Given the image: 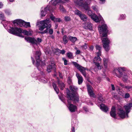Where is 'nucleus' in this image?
<instances>
[{
	"label": "nucleus",
	"mask_w": 132,
	"mask_h": 132,
	"mask_svg": "<svg viewBox=\"0 0 132 132\" xmlns=\"http://www.w3.org/2000/svg\"><path fill=\"white\" fill-rule=\"evenodd\" d=\"M61 32L63 35L64 34L66 33V31L65 30V28H63L61 29Z\"/></svg>",
	"instance_id": "44"
},
{
	"label": "nucleus",
	"mask_w": 132,
	"mask_h": 132,
	"mask_svg": "<svg viewBox=\"0 0 132 132\" xmlns=\"http://www.w3.org/2000/svg\"><path fill=\"white\" fill-rule=\"evenodd\" d=\"M40 53L39 51H37L35 54V58L36 61V65L37 67L39 65L41 61L40 59Z\"/></svg>",
	"instance_id": "15"
},
{
	"label": "nucleus",
	"mask_w": 132,
	"mask_h": 132,
	"mask_svg": "<svg viewBox=\"0 0 132 132\" xmlns=\"http://www.w3.org/2000/svg\"><path fill=\"white\" fill-rule=\"evenodd\" d=\"M76 76L78 79V84L79 85L81 84L83 81V78L78 73H77Z\"/></svg>",
	"instance_id": "22"
},
{
	"label": "nucleus",
	"mask_w": 132,
	"mask_h": 132,
	"mask_svg": "<svg viewBox=\"0 0 132 132\" xmlns=\"http://www.w3.org/2000/svg\"><path fill=\"white\" fill-rule=\"evenodd\" d=\"M61 21V20L59 18H56L55 22H60Z\"/></svg>",
	"instance_id": "53"
},
{
	"label": "nucleus",
	"mask_w": 132,
	"mask_h": 132,
	"mask_svg": "<svg viewBox=\"0 0 132 132\" xmlns=\"http://www.w3.org/2000/svg\"><path fill=\"white\" fill-rule=\"evenodd\" d=\"M9 22H8V21H6L5 22V24L6 26L8 24V23Z\"/></svg>",
	"instance_id": "63"
},
{
	"label": "nucleus",
	"mask_w": 132,
	"mask_h": 132,
	"mask_svg": "<svg viewBox=\"0 0 132 132\" xmlns=\"http://www.w3.org/2000/svg\"><path fill=\"white\" fill-rule=\"evenodd\" d=\"M58 52H59V54H64L65 52V51L64 50H58Z\"/></svg>",
	"instance_id": "38"
},
{
	"label": "nucleus",
	"mask_w": 132,
	"mask_h": 132,
	"mask_svg": "<svg viewBox=\"0 0 132 132\" xmlns=\"http://www.w3.org/2000/svg\"><path fill=\"white\" fill-rule=\"evenodd\" d=\"M83 0H75V3L77 5H81V2H82Z\"/></svg>",
	"instance_id": "34"
},
{
	"label": "nucleus",
	"mask_w": 132,
	"mask_h": 132,
	"mask_svg": "<svg viewBox=\"0 0 132 132\" xmlns=\"http://www.w3.org/2000/svg\"><path fill=\"white\" fill-rule=\"evenodd\" d=\"M58 27V25L57 24H56L55 27V29H56Z\"/></svg>",
	"instance_id": "64"
},
{
	"label": "nucleus",
	"mask_w": 132,
	"mask_h": 132,
	"mask_svg": "<svg viewBox=\"0 0 132 132\" xmlns=\"http://www.w3.org/2000/svg\"><path fill=\"white\" fill-rule=\"evenodd\" d=\"M48 9V8L47 7H46L44 9V11H43L42 10L41 11V13L42 16H45L46 14L47 10Z\"/></svg>",
	"instance_id": "27"
},
{
	"label": "nucleus",
	"mask_w": 132,
	"mask_h": 132,
	"mask_svg": "<svg viewBox=\"0 0 132 132\" xmlns=\"http://www.w3.org/2000/svg\"><path fill=\"white\" fill-rule=\"evenodd\" d=\"M126 69L125 68H120L118 69H115L113 72V73L119 78L121 77L123 74V72L122 71H125Z\"/></svg>",
	"instance_id": "9"
},
{
	"label": "nucleus",
	"mask_w": 132,
	"mask_h": 132,
	"mask_svg": "<svg viewBox=\"0 0 132 132\" xmlns=\"http://www.w3.org/2000/svg\"><path fill=\"white\" fill-rule=\"evenodd\" d=\"M68 105H69L68 107L69 109L71 112H75L77 110V108L76 106L70 104L69 102H68Z\"/></svg>",
	"instance_id": "17"
},
{
	"label": "nucleus",
	"mask_w": 132,
	"mask_h": 132,
	"mask_svg": "<svg viewBox=\"0 0 132 132\" xmlns=\"http://www.w3.org/2000/svg\"><path fill=\"white\" fill-rule=\"evenodd\" d=\"M100 109L103 111L105 112H106L108 110V107L103 104H102L100 106Z\"/></svg>",
	"instance_id": "23"
},
{
	"label": "nucleus",
	"mask_w": 132,
	"mask_h": 132,
	"mask_svg": "<svg viewBox=\"0 0 132 132\" xmlns=\"http://www.w3.org/2000/svg\"><path fill=\"white\" fill-rule=\"evenodd\" d=\"M92 8L94 11H96V12H97L98 11L97 9V7L96 6H92Z\"/></svg>",
	"instance_id": "40"
},
{
	"label": "nucleus",
	"mask_w": 132,
	"mask_h": 132,
	"mask_svg": "<svg viewBox=\"0 0 132 132\" xmlns=\"http://www.w3.org/2000/svg\"><path fill=\"white\" fill-rule=\"evenodd\" d=\"M102 42L103 44V47L106 51H108L109 49V45L110 41L107 38H103Z\"/></svg>",
	"instance_id": "10"
},
{
	"label": "nucleus",
	"mask_w": 132,
	"mask_h": 132,
	"mask_svg": "<svg viewBox=\"0 0 132 132\" xmlns=\"http://www.w3.org/2000/svg\"><path fill=\"white\" fill-rule=\"evenodd\" d=\"M98 100L100 101L101 102H103L104 100V99L101 97V96L99 97Z\"/></svg>",
	"instance_id": "49"
},
{
	"label": "nucleus",
	"mask_w": 132,
	"mask_h": 132,
	"mask_svg": "<svg viewBox=\"0 0 132 132\" xmlns=\"http://www.w3.org/2000/svg\"><path fill=\"white\" fill-rule=\"evenodd\" d=\"M107 27L105 24H104L101 26H99L98 29L99 32L100 34H102V37H105L106 36L108 30Z\"/></svg>",
	"instance_id": "5"
},
{
	"label": "nucleus",
	"mask_w": 132,
	"mask_h": 132,
	"mask_svg": "<svg viewBox=\"0 0 132 132\" xmlns=\"http://www.w3.org/2000/svg\"><path fill=\"white\" fill-rule=\"evenodd\" d=\"M72 62L75 67L80 71L85 77H86V74L85 70L86 69L81 66L76 62Z\"/></svg>",
	"instance_id": "8"
},
{
	"label": "nucleus",
	"mask_w": 132,
	"mask_h": 132,
	"mask_svg": "<svg viewBox=\"0 0 132 132\" xmlns=\"http://www.w3.org/2000/svg\"><path fill=\"white\" fill-rule=\"evenodd\" d=\"M14 24L16 23L20 27L22 26L26 28L30 27V25L29 22H26L20 19H17L13 21Z\"/></svg>",
	"instance_id": "4"
},
{
	"label": "nucleus",
	"mask_w": 132,
	"mask_h": 132,
	"mask_svg": "<svg viewBox=\"0 0 132 132\" xmlns=\"http://www.w3.org/2000/svg\"><path fill=\"white\" fill-rule=\"evenodd\" d=\"M70 87L72 93H75L77 89V88L76 87L73 86H70Z\"/></svg>",
	"instance_id": "26"
},
{
	"label": "nucleus",
	"mask_w": 132,
	"mask_h": 132,
	"mask_svg": "<svg viewBox=\"0 0 132 132\" xmlns=\"http://www.w3.org/2000/svg\"><path fill=\"white\" fill-rule=\"evenodd\" d=\"M75 14L79 16L81 14V12L79 10H76L75 11Z\"/></svg>",
	"instance_id": "35"
},
{
	"label": "nucleus",
	"mask_w": 132,
	"mask_h": 132,
	"mask_svg": "<svg viewBox=\"0 0 132 132\" xmlns=\"http://www.w3.org/2000/svg\"><path fill=\"white\" fill-rule=\"evenodd\" d=\"M54 88V89L56 92L57 94H58L59 93V90L58 88L57 87L56 85L54 83H53L52 84Z\"/></svg>",
	"instance_id": "33"
},
{
	"label": "nucleus",
	"mask_w": 132,
	"mask_h": 132,
	"mask_svg": "<svg viewBox=\"0 0 132 132\" xmlns=\"http://www.w3.org/2000/svg\"><path fill=\"white\" fill-rule=\"evenodd\" d=\"M126 16L125 15H120V17L119 18L120 19H123L125 18Z\"/></svg>",
	"instance_id": "47"
},
{
	"label": "nucleus",
	"mask_w": 132,
	"mask_h": 132,
	"mask_svg": "<svg viewBox=\"0 0 132 132\" xmlns=\"http://www.w3.org/2000/svg\"><path fill=\"white\" fill-rule=\"evenodd\" d=\"M68 82L69 84H70L71 82V80L70 77L68 78Z\"/></svg>",
	"instance_id": "54"
},
{
	"label": "nucleus",
	"mask_w": 132,
	"mask_h": 132,
	"mask_svg": "<svg viewBox=\"0 0 132 132\" xmlns=\"http://www.w3.org/2000/svg\"><path fill=\"white\" fill-rule=\"evenodd\" d=\"M50 62L51 65H48L47 68V70L48 72H50L53 68H55V65L54 61H51Z\"/></svg>",
	"instance_id": "16"
},
{
	"label": "nucleus",
	"mask_w": 132,
	"mask_h": 132,
	"mask_svg": "<svg viewBox=\"0 0 132 132\" xmlns=\"http://www.w3.org/2000/svg\"><path fill=\"white\" fill-rule=\"evenodd\" d=\"M62 59L64 61V64L65 65H67L68 63V61L66 60V59L64 58H63Z\"/></svg>",
	"instance_id": "46"
},
{
	"label": "nucleus",
	"mask_w": 132,
	"mask_h": 132,
	"mask_svg": "<svg viewBox=\"0 0 132 132\" xmlns=\"http://www.w3.org/2000/svg\"><path fill=\"white\" fill-rule=\"evenodd\" d=\"M87 87L88 91L90 96L91 97H95V96L91 89L92 87L89 85H87Z\"/></svg>",
	"instance_id": "19"
},
{
	"label": "nucleus",
	"mask_w": 132,
	"mask_h": 132,
	"mask_svg": "<svg viewBox=\"0 0 132 132\" xmlns=\"http://www.w3.org/2000/svg\"><path fill=\"white\" fill-rule=\"evenodd\" d=\"M69 38L70 40L72 42H75L77 40V38L75 37H73L71 36H69Z\"/></svg>",
	"instance_id": "31"
},
{
	"label": "nucleus",
	"mask_w": 132,
	"mask_h": 132,
	"mask_svg": "<svg viewBox=\"0 0 132 132\" xmlns=\"http://www.w3.org/2000/svg\"><path fill=\"white\" fill-rule=\"evenodd\" d=\"M52 51L54 53H55L57 55H58L59 54L58 50H59V49L57 48H54L53 47H52Z\"/></svg>",
	"instance_id": "29"
},
{
	"label": "nucleus",
	"mask_w": 132,
	"mask_h": 132,
	"mask_svg": "<svg viewBox=\"0 0 132 132\" xmlns=\"http://www.w3.org/2000/svg\"><path fill=\"white\" fill-rule=\"evenodd\" d=\"M93 46H91L90 48V50L92 51L93 50Z\"/></svg>",
	"instance_id": "58"
},
{
	"label": "nucleus",
	"mask_w": 132,
	"mask_h": 132,
	"mask_svg": "<svg viewBox=\"0 0 132 132\" xmlns=\"http://www.w3.org/2000/svg\"><path fill=\"white\" fill-rule=\"evenodd\" d=\"M65 20L66 21H69L70 20V18L69 16H65Z\"/></svg>",
	"instance_id": "51"
},
{
	"label": "nucleus",
	"mask_w": 132,
	"mask_h": 132,
	"mask_svg": "<svg viewBox=\"0 0 132 132\" xmlns=\"http://www.w3.org/2000/svg\"><path fill=\"white\" fill-rule=\"evenodd\" d=\"M130 95L129 93H126L124 95V97L125 98H127L130 97Z\"/></svg>",
	"instance_id": "41"
},
{
	"label": "nucleus",
	"mask_w": 132,
	"mask_h": 132,
	"mask_svg": "<svg viewBox=\"0 0 132 132\" xmlns=\"http://www.w3.org/2000/svg\"><path fill=\"white\" fill-rule=\"evenodd\" d=\"M67 57L70 59H73L74 58L73 54L70 52H69L67 53Z\"/></svg>",
	"instance_id": "30"
},
{
	"label": "nucleus",
	"mask_w": 132,
	"mask_h": 132,
	"mask_svg": "<svg viewBox=\"0 0 132 132\" xmlns=\"http://www.w3.org/2000/svg\"><path fill=\"white\" fill-rule=\"evenodd\" d=\"M5 17L3 14L0 13V19L2 20H4Z\"/></svg>",
	"instance_id": "42"
},
{
	"label": "nucleus",
	"mask_w": 132,
	"mask_h": 132,
	"mask_svg": "<svg viewBox=\"0 0 132 132\" xmlns=\"http://www.w3.org/2000/svg\"><path fill=\"white\" fill-rule=\"evenodd\" d=\"M91 1V0H87L84 4H83L82 2H81L82 5H78L83 7L86 10H88L90 9V7L88 5L90 4Z\"/></svg>",
	"instance_id": "12"
},
{
	"label": "nucleus",
	"mask_w": 132,
	"mask_h": 132,
	"mask_svg": "<svg viewBox=\"0 0 132 132\" xmlns=\"http://www.w3.org/2000/svg\"><path fill=\"white\" fill-rule=\"evenodd\" d=\"M84 110L86 111H87L88 110L87 109V108L86 107H84Z\"/></svg>",
	"instance_id": "59"
},
{
	"label": "nucleus",
	"mask_w": 132,
	"mask_h": 132,
	"mask_svg": "<svg viewBox=\"0 0 132 132\" xmlns=\"http://www.w3.org/2000/svg\"><path fill=\"white\" fill-rule=\"evenodd\" d=\"M125 87L127 90L130 91V89L131 90L132 86H125Z\"/></svg>",
	"instance_id": "39"
},
{
	"label": "nucleus",
	"mask_w": 132,
	"mask_h": 132,
	"mask_svg": "<svg viewBox=\"0 0 132 132\" xmlns=\"http://www.w3.org/2000/svg\"><path fill=\"white\" fill-rule=\"evenodd\" d=\"M132 107V103L127 104L126 105L124 106L123 107L126 111L127 117H128V113L130 112L131 108Z\"/></svg>",
	"instance_id": "14"
},
{
	"label": "nucleus",
	"mask_w": 132,
	"mask_h": 132,
	"mask_svg": "<svg viewBox=\"0 0 132 132\" xmlns=\"http://www.w3.org/2000/svg\"><path fill=\"white\" fill-rule=\"evenodd\" d=\"M103 65L105 68L106 69L108 68V59H107L104 58L103 59Z\"/></svg>",
	"instance_id": "25"
},
{
	"label": "nucleus",
	"mask_w": 132,
	"mask_h": 132,
	"mask_svg": "<svg viewBox=\"0 0 132 132\" xmlns=\"http://www.w3.org/2000/svg\"><path fill=\"white\" fill-rule=\"evenodd\" d=\"M50 18L51 20L55 22L56 18L53 15L51 16H50Z\"/></svg>",
	"instance_id": "48"
},
{
	"label": "nucleus",
	"mask_w": 132,
	"mask_h": 132,
	"mask_svg": "<svg viewBox=\"0 0 132 132\" xmlns=\"http://www.w3.org/2000/svg\"><path fill=\"white\" fill-rule=\"evenodd\" d=\"M67 96L69 99L75 102H78L79 100V96L74 94H69L67 93Z\"/></svg>",
	"instance_id": "11"
},
{
	"label": "nucleus",
	"mask_w": 132,
	"mask_h": 132,
	"mask_svg": "<svg viewBox=\"0 0 132 132\" xmlns=\"http://www.w3.org/2000/svg\"><path fill=\"white\" fill-rule=\"evenodd\" d=\"M58 85L61 89V90H63L64 87V84L61 81H58Z\"/></svg>",
	"instance_id": "28"
},
{
	"label": "nucleus",
	"mask_w": 132,
	"mask_h": 132,
	"mask_svg": "<svg viewBox=\"0 0 132 132\" xmlns=\"http://www.w3.org/2000/svg\"><path fill=\"white\" fill-rule=\"evenodd\" d=\"M88 15L90 16L93 20L95 22H99L100 21L103 20V18L102 16L99 14L98 17L97 16L94 14L93 13L92 11L89 10L87 12Z\"/></svg>",
	"instance_id": "3"
},
{
	"label": "nucleus",
	"mask_w": 132,
	"mask_h": 132,
	"mask_svg": "<svg viewBox=\"0 0 132 132\" xmlns=\"http://www.w3.org/2000/svg\"><path fill=\"white\" fill-rule=\"evenodd\" d=\"M83 27L85 29L91 30L92 29V24L90 22H86L84 24Z\"/></svg>",
	"instance_id": "21"
},
{
	"label": "nucleus",
	"mask_w": 132,
	"mask_h": 132,
	"mask_svg": "<svg viewBox=\"0 0 132 132\" xmlns=\"http://www.w3.org/2000/svg\"><path fill=\"white\" fill-rule=\"evenodd\" d=\"M25 39L28 42H29L32 44H36V46L37 47H38V46L37 45V44L38 43H40L42 42L41 39L39 38H38L36 40L34 38L26 37H25Z\"/></svg>",
	"instance_id": "7"
},
{
	"label": "nucleus",
	"mask_w": 132,
	"mask_h": 132,
	"mask_svg": "<svg viewBox=\"0 0 132 132\" xmlns=\"http://www.w3.org/2000/svg\"><path fill=\"white\" fill-rule=\"evenodd\" d=\"M80 52L79 50H77L76 52V55L79 54L80 53Z\"/></svg>",
	"instance_id": "55"
},
{
	"label": "nucleus",
	"mask_w": 132,
	"mask_h": 132,
	"mask_svg": "<svg viewBox=\"0 0 132 132\" xmlns=\"http://www.w3.org/2000/svg\"><path fill=\"white\" fill-rule=\"evenodd\" d=\"M119 85L120 86H121L122 87H123V84H122L121 83H119Z\"/></svg>",
	"instance_id": "62"
},
{
	"label": "nucleus",
	"mask_w": 132,
	"mask_h": 132,
	"mask_svg": "<svg viewBox=\"0 0 132 132\" xmlns=\"http://www.w3.org/2000/svg\"><path fill=\"white\" fill-rule=\"evenodd\" d=\"M101 61V59L100 57L97 58L94 57L93 60V63L95 64V68L97 69L98 70H100L103 68V66L101 65V63L99 62H100Z\"/></svg>",
	"instance_id": "6"
},
{
	"label": "nucleus",
	"mask_w": 132,
	"mask_h": 132,
	"mask_svg": "<svg viewBox=\"0 0 132 132\" xmlns=\"http://www.w3.org/2000/svg\"><path fill=\"white\" fill-rule=\"evenodd\" d=\"M59 9L61 11L64 12V9L63 8V6L60 5Z\"/></svg>",
	"instance_id": "50"
},
{
	"label": "nucleus",
	"mask_w": 132,
	"mask_h": 132,
	"mask_svg": "<svg viewBox=\"0 0 132 132\" xmlns=\"http://www.w3.org/2000/svg\"><path fill=\"white\" fill-rule=\"evenodd\" d=\"M5 13L7 15H9L11 14L10 11L9 10H6L5 11Z\"/></svg>",
	"instance_id": "43"
},
{
	"label": "nucleus",
	"mask_w": 132,
	"mask_h": 132,
	"mask_svg": "<svg viewBox=\"0 0 132 132\" xmlns=\"http://www.w3.org/2000/svg\"><path fill=\"white\" fill-rule=\"evenodd\" d=\"M101 50L96 51L97 56L95 57L97 58V57H100V56L101 55Z\"/></svg>",
	"instance_id": "36"
},
{
	"label": "nucleus",
	"mask_w": 132,
	"mask_h": 132,
	"mask_svg": "<svg viewBox=\"0 0 132 132\" xmlns=\"http://www.w3.org/2000/svg\"><path fill=\"white\" fill-rule=\"evenodd\" d=\"M81 47L85 50L87 49V45L86 44H85L84 45L82 46Z\"/></svg>",
	"instance_id": "52"
},
{
	"label": "nucleus",
	"mask_w": 132,
	"mask_h": 132,
	"mask_svg": "<svg viewBox=\"0 0 132 132\" xmlns=\"http://www.w3.org/2000/svg\"><path fill=\"white\" fill-rule=\"evenodd\" d=\"M72 132H75V130L74 127H73L72 129Z\"/></svg>",
	"instance_id": "57"
},
{
	"label": "nucleus",
	"mask_w": 132,
	"mask_h": 132,
	"mask_svg": "<svg viewBox=\"0 0 132 132\" xmlns=\"http://www.w3.org/2000/svg\"><path fill=\"white\" fill-rule=\"evenodd\" d=\"M79 16L83 21H86L87 20V17L84 14L81 13Z\"/></svg>",
	"instance_id": "24"
},
{
	"label": "nucleus",
	"mask_w": 132,
	"mask_h": 132,
	"mask_svg": "<svg viewBox=\"0 0 132 132\" xmlns=\"http://www.w3.org/2000/svg\"><path fill=\"white\" fill-rule=\"evenodd\" d=\"M118 114L119 116L121 118H123L125 117H128L127 116L126 112H125V111L121 109L118 110Z\"/></svg>",
	"instance_id": "13"
},
{
	"label": "nucleus",
	"mask_w": 132,
	"mask_h": 132,
	"mask_svg": "<svg viewBox=\"0 0 132 132\" xmlns=\"http://www.w3.org/2000/svg\"><path fill=\"white\" fill-rule=\"evenodd\" d=\"M111 86L112 90H115V87L114 85L113 84H111Z\"/></svg>",
	"instance_id": "56"
},
{
	"label": "nucleus",
	"mask_w": 132,
	"mask_h": 132,
	"mask_svg": "<svg viewBox=\"0 0 132 132\" xmlns=\"http://www.w3.org/2000/svg\"><path fill=\"white\" fill-rule=\"evenodd\" d=\"M128 79V76L126 75H124L123 77L122 80L124 81H126Z\"/></svg>",
	"instance_id": "37"
},
{
	"label": "nucleus",
	"mask_w": 132,
	"mask_h": 132,
	"mask_svg": "<svg viewBox=\"0 0 132 132\" xmlns=\"http://www.w3.org/2000/svg\"><path fill=\"white\" fill-rule=\"evenodd\" d=\"M8 32L10 33L13 35L17 36H21L20 33H23L25 35L31 36L32 35L33 32L31 30H29L27 31L26 30H23L20 28H13V27H10V29H9L8 30Z\"/></svg>",
	"instance_id": "2"
},
{
	"label": "nucleus",
	"mask_w": 132,
	"mask_h": 132,
	"mask_svg": "<svg viewBox=\"0 0 132 132\" xmlns=\"http://www.w3.org/2000/svg\"><path fill=\"white\" fill-rule=\"evenodd\" d=\"M51 21L50 19L47 18L45 20L41 21L40 22L41 24L39 28V30L40 31H43L44 29L46 28V29L44 31L41 32L42 33H48L49 31V33L51 35L53 34V30L52 29H48L51 27V25L50 23Z\"/></svg>",
	"instance_id": "1"
},
{
	"label": "nucleus",
	"mask_w": 132,
	"mask_h": 132,
	"mask_svg": "<svg viewBox=\"0 0 132 132\" xmlns=\"http://www.w3.org/2000/svg\"><path fill=\"white\" fill-rule=\"evenodd\" d=\"M3 6V4L2 3H0V8L2 7Z\"/></svg>",
	"instance_id": "60"
},
{
	"label": "nucleus",
	"mask_w": 132,
	"mask_h": 132,
	"mask_svg": "<svg viewBox=\"0 0 132 132\" xmlns=\"http://www.w3.org/2000/svg\"><path fill=\"white\" fill-rule=\"evenodd\" d=\"M96 51L101 50V47L99 45H97L96 46Z\"/></svg>",
	"instance_id": "45"
},
{
	"label": "nucleus",
	"mask_w": 132,
	"mask_h": 132,
	"mask_svg": "<svg viewBox=\"0 0 132 132\" xmlns=\"http://www.w3.org/2000/svg\"><path fill=\"white\" fill-rule=\"evenodd\" d=\"M64 2L61 0H52L50 3L52 4L54 6H55L58 4H63Z\"/></svg>",
	"instance_id": "18"
},
{
	"label": "nucleus",
	"mask_w": 132,
	"mask_h": 132,
	"mask_svg": "<svg viewBox=\"0 0 132 132\" xmlns=\"http://www.w3.org/2000/svg\"><path fill=\"white\" fill-rule=\"evenodd\" d=\"M31 58L32 59V63H33V64H34V59H33V58H32V57H31Z\"/></svg>",
	"instance_id": "61"
},
{
	"label": "nucleus",
	"mask_w": 132,
	"mask_h": 132,
	"mask_svg": "<svg viewBox=\"0 0 132 132\" xmlns=\"http://www.w3.org/2000/svg\"><path fill=\"white\" fill-rule=\"evenodd\" d=\"M68 38L66 35H64L63 37V41L64 44H66L68 42Z\"/></svg>",
	"instance_id": "32"
},
{
	"label": "nucleus",
	"mask_w": 132,
	"mask_h": 132,
	"mask_svg": "<svg viewBox=\"0 0 132 132\" xmlns=\"http://www.w3.org/2000/svg\"><path fill=\"white\" fill-rule=\"evenodd\" d=\"M110 115L112 117L115 118L116 116V109L113 106L112 108L111 111L110 112Z\"/></svg>",
	"instance_id": "20"
}]
</instances>
